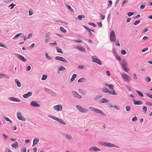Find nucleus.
I'll list each match as a JSON object with an SVG mask.
<instances>
[{
    "mask_svg": "<svg viewBox=\"0 0 152 152\" xmlns=\"http://www.w3.org/2000/svg\"><path fill=\"white\" fill-rule=\"evenodd\" d=\"M99 144L100 145L104 146H107L108 147H115L119 148V147L116 145L114 144L110 143H108L103 142H99Z\"/></svg>",
    "mask_w": 152,
    "mask_h": 152,
    "instance_id": "nucleus-1",
    "label": "nucleus"
},
{
    "mask_svg": "<svg viewBox=\"0 0 152 152\" xmlns=\"http://www.w3.org/2000/svg\"><path fill=\"white\" fill-rule=\"evenodd\" d=\"M120 64L123 69V70L125 72H127L128 71L126 67L127 66V64L125 59H122L120 62Z\"/></svg>",
    "mask_w": 152,
    "mask_h": 152,
    "instance_id": "nucleus-2",
    "label": "nucleus"
},
{
    "mask_svg": "<svg viewBox=\"0 0 152 152\" xmlns=\"http://www.w3.org/2000/svg\"><path fill=\"white\" fill-rule=\"evenodd\" d=\"M89 108L91 110L96 113H99L104 116H106L105 114L102 110L92 107H89Z\"/></svg>",
    "mask_w": 152,
    "mask_h": 152,
    "instance_id": "nucleus-3",
    "label": "nucleus"
},
{
    "mask_svg": "<svg viewBox=\"0 0 152 152\" xmlns=\"http://www.w3.org/2000/svg\"><path fill=\"white\" fill-rule=\"evenodd\" d=\"M110 41L112 42H115L116 40V36L114 31L113 30L110 32Z\"/></svg>",
    "mask_w": 152,
    "mask_h": 152,
    "instance_id": "nucleus-4",
    "label": "nucleus"
},
{
    "mask_svg": "<svg viewBox=\"0 0 152 152\" xmlns=\"http://www.w3.org/2000/svg\"><path fill=\"white\" fill-rule=\"evenodd\" d=\"M92 61L95 62L99 65H101L102 64V62L99 60L96 56H93L92 57Z\"/></svg>",
    "mask_w": 152,
    "mask_h": 152,
    "instance_id": "nucleus-5",
    "label": "nucleus"
},
{
    "mask_svg": "<svg viewBox=\"0 0 152 152\" xmlns=\"http://www.w3.org/2000/svg\"><path fill=\"white\" fill-rule=\"evenodd\" d=\"M122 77L123 79L127 82H129L131 79L130 77L127 75L126 74L124 73L122 75Z\"/></svg>",
    "mask_w": 152,
    "mask_h": 152,
    "instance_id": "nucleus-6",
    "label": "nucleus"
},
{
    "mask_svg": "<svg viewBox=\"0 0 152 152\" xmlns=\"http://www.w3.org/2000/svg\"><path fill=\"white\" fill-rule=\"evenodd\" d=\"M45 91L48 93L49 94L53 96H56V94L54 92L51 90L48 89L46 88H45L44 89Z\"/></svg>",
    "mask_w": 152,
    "mask_h": 152,
    "instance_id": "nucleus-7",
    "label": "nucleus"
},
{
    "mask_svg": "<svg viewBox=\"0 0 152 152\" xmlns=\"http://www.w3.org/2000/svg\"><path fill=\"white\" fill-rule=\"evenodd\" d=\"M76 107L79 111L82 113H85L87 112L88 110L83 108L82 107L79 105H77Z\"/></svg>",
    "mask_w": 152,
    "mask_h": 152,
    "instance_id": "nucleus-8",
    "label": "nucleus"
},
{
    "mask_svg": "<svg viewBox=\"0 0 152 152\" xmlns=\"http://www.w3.org/2000/svg\"><path fill=\"white\" fill-rule=\"evenodd\" d=\"M53 109L58 111H61L62 109V106L61 104H58L53 106Z\"/></svg>",
    "mask_w": 152,
    "mask_h": 152,
    "instance_id": "nucleus-9",
    "label": "nucleus"
},
{
    "mask_svg": "<svg viewBox=\"0 0 152 152\" xmlns=\"http://www.w3.org/2000/svg\"><path fill=\"white\" fill-rule=\"evenodd\" d=\"M17 116L18 119L20 120L25 121H26V119L25 118L22 117L21 113L18 112L17 113Z\"/></svg>",
    "mask_w": 152,
    "mask_h": 152,
    "instance_id": "nucleus-10",
    "label": "nucleus"
},
{
    "mask_svg": "<svg viewBox=\"0 0 152 152\" xmlns=\"http://www.w3.org/2000/svg\"><path fill=\"white\" fill-rule=\"evenodd\" d=\"M55 59L56 60L62 61L65 63H68V62L66 59L62 57L57 56L55 57Z\"/></svg>",
    "mask_w": 152,
    "mask_h": 152,
    "instance_id": "nucleus-11",
    "label": "nucleus"
},
{
    "mask_svg": "<svg viewBox=\"0 0 152 152\" xmlns=\"http://www.w3.org/2000/svg\"><path fill=\"white\" fill-rule=\"evenodd\" d=\"M71 93L73 96L75 97L78 99H81L82 98V96L79 94L77 92L75 91H72Z\"/></svg>",
    "mask_w": 152,
    "mask_h": 152,
    "instance_id": "nucleus-12",
    "label": "nucleus"
},
{
    "mask_svg": "<svg viewBox=\"0 0 152 152\" xmlns=\"http://www.w3.org/2000/svg\"><path fill=\"white\" fill-rule=\"evenodd\" d=\"M100 151L101 150L100 148L95 146L91 147L88 149V151Z\"/></svg>",
    "mask_w": 152,
    "mask_h": 152,
    "instance_id": "nucleus-13",
    "label": "nucleus"
},
{
    "mask_svg": "<svg viewBox=\"0 0 152 152\" xmlns=\"http://www.w3.org/2000/svg\"><path fill=\"white\" fill-rule=\"evenodd\" d=\"M30 105L31 106L35 107H40V105L38 104L37 102L34 101H32L31 102Z\"/></svg>",
    "mask_w": 152,
    "mask_h": 152,
    "instance_id": "nucleus-14",
    "label": "nucleus"
},
{
    "mask_svg": "<svg viewBox=\"0 0 152 152\" xmlns=\"http://www.w3.org/2000/svg\"><path fill=\"white\" fill-rule=\"evenodd\" d=\"M16 55L23 61L24 62L26 61V59L23 56L18 54H16Z\"/></svg>",
    "mask_w": 152,
    "mask_h": 152,
    "instance_id": "nucleus-15",
    "label": "nucleus"
},
{
    "mask_svg": "<svg viewBox=\"0 0 152 152\" xmlns=\"http://www.w3.org/2000/svg\"><path fill=\"white\" fill-rule=\"evenodd\" d=\"M8 99L10 100L15 102H20V100L15 97H10L8 98Z\"/></svg>",
    "mask_w": 152,
    "mask_h": 152,
    "instance_id": "nucleus-16",
    "label": "nucleus"
},
{
    "mask_svg": "<svg viewBox=\"0 0 152 152\" xmlns=\"http://www.w3.org/2000/svg\"><path fill=\"white\" fill-rule=\"evenodd\" d=\"M32 93L30 92H28L27 93L24 94L23 95V97L24 98H27L28 97L32 95Z\"/></svg>",
    "mask_w": 152,
    "mask_h": 152,
    "instance_id": "nucleus-17",
    "label": "nucleus"
},
{
    "mask_svg": "<svg viewBox=\"0 0 152 152\" xmlns=\"http://www.w3.org/2000/svg\"><path fill=\"white\" fill-rule=\"evenodd\" d=\"M109 102V100L105 98H102L100 100V103H108Z\"/></svg>",
    "mask_w": 152,
    "mask_h": 152,
    "instance_id": "nucleus-18",
    "label": "nucleus"
},
{
    "mask_svg": "<svg viewBox=\"0 0 152 152\" xmlns=\"http://www.w3.org/2000/svg\"><path fill=\"white\" fill-rule=\"evenodd\" d=\"M75 48H76L79 50L84 52H86V50L84 49V48L83 47L81 46H76V47H75Z\"/></svg>",
    "mask_w": 152,
    "mask_h": 152,
    "instance_id": "nucleus-19",
    "label": "nucleus"
},
{
    "mask_svg": "<svg viewBox=\"0 0 152 152\" xmlns=\"http://www.w3.org/2000/svg\"><path fill=\"white\" fill-rule=\"evenodd\" d=\"M133 102L134 104L135 105H140L142 104V102L141 101H136L135 99H134Z\"/></svg>",
    "mask_w": 152,
    "mask_h": 152,
    "instance_id": "nucleus-20",
    "label": "nucleus"
},
{
    "mask_svg": "<svg viewBox=\"0 0 152 152\" xmlns=\"http://www.w3.org/2000/svg\"><path fill=\"white\" fill-rule=\"evenodd\" d=\"M11 146L12 148H16L18 146V143L17 142H15L14 143L12 144Z\"/></svg>",
    "mask_w": 152,
    "mask_h": 152,
    "instance_id": "nucleus-21",
    "label": "nucleus"
},
{
    "mask_svg": "<svg viewBox=\"0 0 152 152\" xmlns=\"http://www.w3.org/2000/svg\"><path fill=\"white\" fill-rule=\"evenodd\" d=\"M63 135L66 139H67L68 140H71L72 139V137L69 135H68L65 134H64Z\"/></svg>",
    "mask_w": 152,
    "mask_h": 152,
    "instance_id": "nucleus-22",
    "label": "nucleus"
},
{
    "mask_svg": "<svg viewBox=\"0 0 152 152\" xmlns=\"http://www.w3.org/2000/svg\"><path fill=\"white\" fill-rule=\"evenodd\" d=\"M45 56L46 58L49 60L52 61L53 60V58L49 56L47 53H45Z\"/></svg>",
    "mask_w": 152,
    "mask_h": 152,
    "instance_id": "nucleus-23",
    "label": "nucleus"
},
{
    "mask_svg": "<svg viewBox=\"0 0 152 152\" xmlns=\"http://www.w3.org/2000/svg\"><path fill=\"white\" fill-rule=\"evenodd\" d=\"M102 91L103 92L107 93H109L110 92V91L106 87H104V88L102 90Z\"/></svg>",
    "mask_w": 152,
    "mask_h": 152,
    "instance_id": "nucleus-24",
    "label": "nucleus"
},
{
    "mask_svg": "<svg viewBox=\"0 0 152 152\" xmlns=\"http://www.w3.org/2000/svg\"><path fill=\"white\" fill-rule=\"evenodd\" d=\"M23 35L22 33H20L16 34L13 38V39H15L18 38V37L21 36Z\"/></svg>",
    "mask_w": 152,
    "mask_h": 152,
    "instance_id": "nucleus-25",
    "label": "nucleus"
},
{
    "mask_svg": "<svg viewBox=\"0 0 152 152\" xmlns=\"http://www.w3.org/2000/svg\"><path fill=\"white\" fill-rule=\"evenodd\" d=\"M48 116L49 118H50L53 119V120H54L56 121H58L59 119L58 118H57L56 117L54 116L50 115H48Z\"/></svg>",
    "mask_w": 152,
    "mask_h": 152,
    "instance_id": "nucleus-26",
    "label": "nucleus"
},
{
    "mask_svg": "<svg viewBox=\"0 0 152 152\" xmlns=\"http://www.w3.org/2000/svg\"><path fill=\"white\" fill-rule=\"evenodd\" d=\"M77 77V75L76 74H73L72 75V77L70 79V81L71 82H73V81L74 80H75V79L76 77Z\"/></svg>",
    "mask_w": 152,
    "mask_h": 152,
    "instance_id": "nucleus-27",
    "label": "nucleus"
},
{
    "mask_svg": "<svg viewBox=\"0 0 152 152\" xmlns=\"http://www.w3.org/2000/svg\"><path fill=\"white\" fill-rule=\"evenodd\" d=\"M15 82L16 83L17 85V86L18 87H19L21 86V83L20 82H19L18 80L17 79H15Z\"/></svg>",
    "mask_w": 152,
    "mask_h": 152,
    "instance_id": "nucleus-28",
    "label": "nucleus"
},
{
    "mask_svg": "<svg viewBox=\"0 0 152 152\" xmlns=\"http://www.w3.org/2000/svg\"><path fill=\"white\" fill-rule=\"evenodd\" d=\"M86 80V78L85 77H82V78H81L79 79L78 80L77 82L78 83L82 82L85 81Z\"/></svg>",
    "mask_w": 152,
    "mask_h": 152,
    "instance_id": "nucleus-29",
    "label": "nucleus"
},
{
    "mask_svg": "<svg viewBox=\"0 0 152 152\" xmlns=\"http://www.w3.org/2000/svg\"><path fill=\"white\" fill-rule=\"evenodd\" d=\"M39 140L37 138H35L33 140V142L34 144H37V143L39 142Z\"/></svg>",
    "mask_w": 152,
    "mask_h": 152,
    "instance_id": "nucleus-30",
    "label": "nucleus"
},
{
    "mask_svg": "<svg viewBox=\"0 0 152 152\" xmlns=\"http://www.w3.org/2000/svg\"><path fill=\"white\" fill-rule=\"evenodd\" d=\"M135 92L141 97H143L144 96L143 94L140 91H138V90H136Z\"/></svg>",
    "mask_w": 152,
    "mask_h": 152,
    "instance_id": "nucleus-31",
    "label": "nucleus"
},
{
    "mask_svg": "<svg viewBox=\"0 0 152 152\" xmlns=\"http://www.w3.org/2000/svg\"><path fill=\"white\" fill-rule=\"evenodd\" d=\"M58 121L63 124H64V125L66 124V122L65 121H64L63 120L59 118Z\"/></svg>",
    "mask_w": 152,
    "mask_h": 152,
    "instance_id": "nucleus-32",
    "label": "nucleus"
},
{
    "mask_svg": "<svg viewBox=\"0 0 152 152\" xmlns=\"http://www.w3.org/2000/svg\"><path fill=\"white\" fill-rule=\"evenodd\" d=\"M58 70L60 71H64L66 70V68L63 66H61L58 68Z\"/></svg>",
    "mask_w": 152,
    "mask_h": 152,
    "instance_id": "nucleus-33",
    "label": "nucleus"
},
{
    "mask_svg": "<svg viewBox=\"0 0 152 152\" xmlns=\"http://www.w3.org/2000/svg\"><path fill=\"white\" fill-rule=\"evenodd\" d=\"M60 29L61 31L64 32V33H65L66 32V30L62 27H61Z\"/></svg>",
    "mask_w": 152,
    "mask_h": 152,
    "instance_id": "nucleus-34",
    "label": "nucleus"
},
{
    "mask_svg": "<svg viewBox=\"0 0 152 152\" xmlns=\"http://www.w3.org/2000/svg\"><path fill=\"white\" fill-rule=\"evenodd\" d=\"M113 91H110V92L109 93V94L115 96L117 95L118 94L117 93H115V91L114 90V89L113 90Z\"/></svg>",
    "mask_w": 152,
    "mask_h": 152,
    "instance_id": "nucleus-35",
    "label": "nucleus"
},
{
    "mask_svg": "<svg viewBox=\"0 0 152 152\" xmlns=\"http://www.w3.org/2000/svg\"><path fill=\"white\" fill-rule=\"evenodd\" d=\"M56 49L58 52L59 53H63V52L61 48H59L58 47H56Z\"/></svg>",
    "mask_w": 152,
    "mask_h": 152,
    "instance_id": "nucleus-36",
    "label": "nucleus"
},
{
    "mask_svg": "<svg viewBox=\"0 0 152 152\" xmlns=\"http://www.w3.org/2000/svg\"><path fill=\"white\" fill-rule=\"evenodd\" d=\"M67 8L71 12H74V11L73 10V9L71 7V6L70 5H67Z\"/></svg>",
    "mask_w": 152,
    "mask_h": 152,
    "instance_id": "nucleus-37",
    "label": "nucleus"
},
{
    "mask_svg": "<svg viewBox=\"0 0 152 152\" xmlns=\"http://www.w3.org/2000/svg\"><path fill=\"white\" fill-rule=\"evenodd\" d=\"M47 76L46 75H43L41 79L42 80H45L47 78Z\"/></svg>",
    "mask_w": 152,
    "mask_h": 152,
    "instance_id": "nucleus-38",
    "label": "nucleus"
},
{
    "mask_svg": "<svg viewBox=\"0 0 152 152\" xmlns=\"http://www.w3.org/2000/svg\"><path fill=\"white\" fill-rule=\"evenodd\" d=\"M115 57L116 58L118 61H121V60L120 57L117 54L115 55Z\"/></svg>",
    "mask_w": 152,
    "mask_h": 152,
    "instance_id": "nucleus-39",
    "label": "nucleus"
},
{
    "mask_svg": "<svg viewBox=\"0 0 152 152\" xmlns=\"http://www.w3.org/2000/svg\"><path fill=\"white\" fill-rule=\"evenodd\" d=\"M15 4H14L13 3L11 4L8 7H11L10 9H12L14 8V7L15 6Z\"/></svg>",
    "mask_w": 152,
    "mask_h": 152,
    "instance_id": "nucleus-40",
    "label": "nucleus"
},
{
    "mask_svg": "<svg viewBox=\"0 0 152 152\" xmlns=\"http://www.w3.org/2000/svg\"><path fill=\"white\" fill-rule=\"evenodd\" d=\"M145 80L147 82H149L151 80V78L149 77H147L145 78Z\"/></svg>",
    "mask_w": 152,
    "mask_h": 152,
    "instance_id": "nucleus-41",
    "label": "nucleus"
},
{
    "mask_svg": "<svg viewBox=\"0 0 152 152\" xmlns=\"http://www.w3.org/2000/svg\"><path fill=\"white\" fill-rule=\"evenodd\" d=\"M121 53L122 54L124 55L126 53V52L125 50H121Z\"/></svg>",
    "mask_w": 152,
    "mask_h": 152,
    "instance_id": "nucleus-42",
    "label": "nucleus"
},
{
    "mask_svg": "<svg viewBox=\"0 0 152 152\" xmlns=\"http://www.w3.org/2000/svg\"><path fill=\"white\" fill-rule=\"evenodd\" d=\"M109 88L110 89L113 90L114 89V86L112 84H110L109 86Z\"/></svg>",
    "mask_w": 152,
    "mask_h": 152,
    "instance_id": "nucleus-43",
    "label": "nucleus"
},
{
    "mask_svg": "<svg viewBox=\"0 0 152 152\" xmlns=\"http://www.w3.org/2000/svg\"><path fill=\"white\" fill-rule=\"evenodd\" d=\"M21 151L23 152H26V147H23L21 148Z\"/></svg>",
    "mask_w": 152,
    "mask_h": 152,
    "instance_id": "nucleus-44",
    "label": "nucleus"
},
{
    "mask_svg": "<svg viewBox=\"0 0 152 152\" xmlns=\"http://www.w3.org/2000/svg\"><path fill=\"white\" fill-rule=\"evenodd\" d=\"M126 109L127 111H129L130 110L131 107L130 106H127L126 107Z\"/></svg>",
    "mask_w": 152,
    "mask_h": 152,
    "instance_id": "nucleus-45",
    "label": "nucleus"
},
{
    "mask_svg": "<svg viewBox=\"0 0 152 152\" xmlns=\"http://www.w3.org/2000/svg\"><path fill=\"white\" fill-rule=\"evenodd\" d=\"M145 95L148 97H150L151 99H152V95L151 94H149L148 93H147L145 94Z\"/></svg>",
    "mask_w": 152,
    "mask_h": 152,
    "instance_id": "nucleus-46",
    "label": "nucleus"
},
{
    "mask_svg": "<svg viewBox=\"0 0 152 152\" xmlns=\"http://www.w3.org/2000/svg\"><path fill=\"white\" fill-rule=\"evenodd\" d=\"M134 13L133 12H129L127 13L128 16L129 17H130L134 14Z\"/></svg>",
    "mask_w": 152,
    "mask_h": 152,
    "instance_id": "nucleus-47",
    "label": "nucleus"
},
{
    "mask_svg": "<svg viewBox=\"0 0 152 152\" xmlns=\"http://www.w3.org/2000/svg\"><path fill=\"white\" fill-rule=\"evenodd\" d=\"M142 110L144 111L145 113H146L147 110V108L145 106H144L142 107Z\"/></svg>",
    "mask_w": 152,
    "mask_h": 152,
    "instance_id": "nucleus-48",
    "label": "nucleus"
},
{
    "mask_svg": "<svg viewBox=\"0 0 152 152\" xmlns=\"http://www.w3.org/2000/svg\"><path fill=\"white\" fill-rule=\"evenodd\" d=\"M88 24L90 25H91L92 26H93L94 27H96V25L94 24V23H91V22H90V23H88Z\"/></svg>",
    "mask_w": 152,
    "mask_h": 152,
    "instance_id": "nucleus-49",
    "label": "nucleus"
},
{
    "mask_svg": "<svg viewBox=\"0 0 152 152\" xmlns=\"http://www.w3.org/2000/svg\"><path fill=\"white\" fill-rule=\"evenodd\" d=\"M140 20H137L135 21L134 24V25H136L137 24H138V23H140Z\"/></svg>",
    "mask_w": 152,
    "mask_h": 152,
    "instance_id": "nucleus-50",
    "label": "nucleus"
},
{
    "mask_svg": "<svg viewBox=\"0 0 152 152\" xmlns=\"http://www.w3.org/2000/svg\"><path fill=\"white\" fill-rule=\"evenodd\" d=\"M49 45H54L55 46H56L57 45V44L56 42L55 41L54 43H49Z\"/></svg>",
    "mask_w": 152,
    "mask_h": 152,
    "instance_id": "nucleus-51",
    "label": "nucleus"
},
{
    "mask_svg": "<svg viewBox=\"0 0 152 152\" xmlns=\"http://www.w3.org/2000/svg\"><path fill=\"white\" fill-rule=\"evenodd\" d=\"M50 32H48V33H47L45 35V37L48 38H50L49 37V35H50Z\"/></svg>",
    "mask_w": 152,
    "mask_h": 152,
    "instance_id": "nucleus-52",
    "label": "nucleus"
},
{
    "mask_svg": "<svg viewBox=\"0 0 152 152\" xmlns=\"http://www.w3.org/2000/svg\"><path fill=\"white\" fill-rule=\"evenodd\" d=\"M109 4L108 5V7H110L111 6L112 4V1H108Z\"/></svg>",
    "mask_w": 152,
    "mask_h": 152,
    "instance_id": "nucleus-53",
    "label": "nucleus"
},
{
    "mask_svg": "<svg viewBox=\"0 0 152 152\" xmlns=\"http://www.w3.org/2000/svg\"><path fill=\"white\" fill-rule=\"evenodd\" d=\"M111 17V14H109L108 15L107 17V21L109 22L110 20V18Z\"/></svg>",
    "mask_w": 152,
    "mask_h": 152,
    "instance_id": "nucleus-54",
    "label": "nucleus"
},
{
    "mask_svg": "<svg viewBox=\"0 0 152 152\" xmlns=\"http://www.w3.org/2000/svg\"><path fill=\"white\" fill-rule=\"evenodd\" d=\"M84 68V66L83 65H79L78 66V68L79 69H83Z\"/></svg>",
    "mask_w": 152,
    "mask_h": 152,
    "instance_id": "nucleus-55",
    "label": "nucleus"
},
{
    "mask_svg": "<svg viewBox=\"0 0 152 152\" xmlns=\"http://www.w3.org/2000/svg\"><path fill=\"white\" fill-rule=\"evenodd\" d=\"M32 36V33L29 34L27 36V39H30Z\"/></svg>",
    "mask_w": 152,
    "mask_h": 152,
    "instance_id": "nucleus-56",
    "label": "nucleus"
},
{
    "mask_svg": "<svg viewBox=\"0 0 152 152\" xmlns=\"http://www.w3.org/2000/svg\"><path fill=\"white\" fill-rule=\"evenodd\" d=\"M137 120V118L135 116L134 117H133L132 119V121H135Z\"/></svg>",
    "mask_w": 152,
    "mask_h": 152,
    "instance_id": "nucleus-57",
    "label": "nucleus"
},
{
    "mask_svg": "<svg viewBox=\"0 0 152 152\" xmlns=\"http://www.w3.org/2000/svg\"><path fill=\"white\" fill-rule=\"evenodd\" d=\"M126 2V0H124L123 2H122V4H121V6L122 7H123L125 5V3Z\"/></svg>",
    "mask_w": 152,
    "mask_h": 152,
    "instance_id": "nucleus-58",
    "label": "nucleus"
},
{
    "mask_svg": "<svg viewBox=\"0 0 152 152\" xmlns=\"http://www.w3.org/2000/svg\"><path fill=\"white\" fill-rule=\"evenodd\" d=\"M6 78L7 79H10V77L9 76L7 75L4 74L3 78Z\"/></svg>",
    "mask_w": 152,
    "mask_h": 152,
    "instance_id": "nucleus-59",
    "label": "nucleus"
},
{
    "mask_svg": "<svg viewBox=\"0 0 152 152\" xmlns=\"http://www.w3.org/2000/svg\"><path fill=\"white\" fill-rule=\"evenodd\" d=\"M146 104L148 106H151L152 105V103L149 102H146Z\"/></svg>",
    "mask_w": 152,
    "mask_h": 152,
    "instance_id": "nucleus-60",
    "label": "nucleus"
},
{
    "mask_svg": "<svg viewBox=\"0 0 152 152\" xmlns=\"http://www.w3.org/2000/svg\"><path fill=\"white\" fill-rule=\"evenodd\" d=\"M100 15H101V19L102 20H104L105 18L104 15H102V14H100Z\"/></svg>",
    "mask_w": 152,
    "mask_h": 152,
    "instance_id": "nucleus-61",
    "label": "nucleus"
},
{
    "mask_svg": "<svg viewBox=\"0 0 152 152\" xmlns=\"http://www.w3.org/2000/svg\"><path fill=\"white\" fill-rule=\"evenodd\" d=\"M31 67L30 66H27L26 68V71H29L31 70Z\"/></svg>",
    "mask_w": 152,
    "mask_h": 152,
    "instance_id": "nucleus-62",
    "label": "nucleus"
},
{
    "mask_svg": "<svg viewBox=\"0 0 152 152\" xmlns=\"http://www.w3.org/2000/svg\"><path fill=\"white\" fill-rule=\"evenodd\" d=\"M113 107L114 108L116 109L117 110H118L120 109L119 107L117 106L114 105L113 106Z\"/></svg>",
    "mask_w": 152,
    "mask_h": 152,
    "instance_id": "nucleus-63",
    "label": "nucleus"
},
{
    "mask_svg": "<svg viewBox=\"0 0 152 152\" xmlns=\"http://www.w3.org/2000/svg\"><path fill=\"white\" fill-rule=\"evenodd\" d=\"M148 48H146L144 49H142V52H145V51H146L147 50H148Z\"/></svg>",
    "mask_w": 152,
    "mask_h": 152,
    "instance_id": "nucleus-64",
    "label": "nucleus"
}]
</instances>
